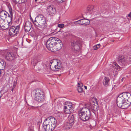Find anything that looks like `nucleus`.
<instances>
[{
	"instance_id": "nucleus-20",
	"label": "nucleus",
	"mask_w": 131,
	"mask_h": 131,
	"mask_svg": "<svg viewBox=\"0 0 131 131\" xmlns=\"http://www.w3.org/2000/svg\"><path fill=\"white\" fill-rule=\"evenodd\" d=\"M6 66V62L3 59H1L0 60V70H1L3 71L4 74L5 72L3 70L5 68Z\"/></svg>"
},
{
	"instance_id": "nucleus-43",
	"label": "nucleus",
	"mask_w": 131,
	"mask_h": 131,
	"mask_svg": "<svg viewBox=\"0 0 131 131\" xmlns=\"http://www.w3.org/2000/svg\"><path fill=\"white\" fill-rule=\"evenodd\" d=\"M15 85H14L13 87V89H14L15 87Z\"/></svg>"
},
{
	"instance_id": "nucleus-13",
	"label": "nucleus",
	"mask_w": 131,
	"mask_h": 131,
	"mask_svg": "<svg viewBox=\"0 0 131 131\" xmlns=\"http://www.w3.org/2000/svg\"><path fill=\"white\" fill-rule=\"evenodd\" d=\"M74 116L73 115L70 114L68 116V121L66 125V128L69 129L71 128L74 123Z\"/></svg>"
},
{
	"instance_id": "nucleus-45",
	"label": "nucleus",
	"mask_w": 131,
	"mask_h": 131,
	"mask_svg": "<svg viewBox=\"0 0 131 131\" xmlns=\"http://www.w3.org/2000/svg\"><path fill=\"white\" fill-rule=\"evenodd\" d=\"M40 127H39V131H40Z\"/></svg>"
},
{
	"instance_id": "nucleus-31",
	"label": "nucleus",
	"mask_w": 131,
	"mask_h": 131,
	"mask_svg": "<svg viewBox=\"0 0 131 131\" xmlns=\"http://www.w3.org/2000/svg\"><path fill=\"white\" fill-rule=\"evenodd\" d=\"M6 22H7V21L5 20V19L0 18V27H2V26L4 23H5Z\"/></svg>"
},
{
	"instance_id": "nucleus-4",
	"label": "nucleus",
	"mask_w": 131,
	"mask_h": 131,
	"mask_svg": "<svg viewBox=\"0 0 131 131\" xmlns=\"http://www.w3.org/2000/svg\"><path fill=\"white\" fill-rule=\"evenodd\" d=\"M32 94L34 99L39 102H41L44 101L45 96L41 90L36 89L33 91Z\"/></svg>"
},
{
	"instance_id": "nucleus-32",
	"label": "nucleus",
	"mask_w": 131,
	"mask_h": 131,
	"mask_svg": "<svg viewBox=\"0 0 131 131\" xmlns=\"http://www.w3.org/2000/svg\"><path fill=\"white\" fill-rule=\"evenodd\" d=\"M100 47V45L99 44L94 46L93 47V49L95 50L97 49Z\"/></svg>"
},
{
	"instance_id": "nucleus-27",
	"label": "nucleus",
	"mask_w": 131,
	"mask_h": 131,
	"mask_svg": "<svg viewBox=\"0 0 131 131\" xmlns=\"http://www.w3.org/2000/svg\"><path fill=\"white\" fill-rule=\"evenodd\" d=\"M119 113V110L116 108L114 111V112L112 114V117H116Z\"/></svg>"
},
{
	"instance_id": "nucleus-47",
	"label": "nucleus",
	"mask_w": 131,
	"mask_h": 131,
	"mask_svg": "<svg viewBox=\"0 0 131 131\" xmlns=\"http://www.w3.org/2000/svg\"><path fill=\"white\" fill-rule=\"evenodd\" d=\"M13 89H12V91H13Z\"/></svg>"
},
{
	"instance_id": "nucleus-5",
	"label": "nucleus",
	"mask_w": 131,
	"mask_h": 131,
	"mask_svg": "<svg viewBox=\"0 0 131 131\" xmlns=\"http://www.w3.org/2000/svg\"><path fill=\"white\" fill-rule=\"evenodd\" d=\"M38 22L36 24L37 26L41 28H44L46 27L47 23L45 17L41 14L38 15L37 18Z\"/></svg>"
},
{
	"instance_id": "nucleus-11",
	"label": "nucleus",
	"mask_w": 131,
	"mask_h": 131,
	"mask_svg": "<svg viewBox=\"0 0 131 131\" xmlns=\"http://www.w3.org/2000/svg\"><path fill=\"white\" fill-rule=\"evenodd\" d=\"M46 12L47 14L51 16H54L57 13L55 8L52 5L47 6Z\"/></svg>"
},
{
	"instance_id": "nucleus-25",
	"label": "nucleus",
	"mask_w": 131,
	"mask_h": 131,
	"mask_svg": "<svg viewBox=\"0 0 131 131\" xmlns=\"http://www.w3.org/2000/svg\"><path fill=\"white\" fill-rule=\"evenodd\" d=\"M34 66V69L36 70L37 71H40L41 70V66H42L41 65H38V66H36V64H35V65H33Z\"/></svg>"
},
{
	"instance_id": "nucleus-28",
	"label": "nucleus",
	"mask_w": 131,
	"mask_h": 131,
	"mask_svg": "<svg viewBox=\"0 0 131 131\" xmlns=\"http://www.w3.org/2000/svg\"><path fill=\"white\" fill-rule=\"evenodd\" d=\"M126 60V64H129V63L131 62V55L129 56Z\"/></svg>"
},
{
	"instance_id": "nucleus-26",
	"label": "nucleus",
	"mask_w": 131,
	"mask_h": 131,
	"mask_svg": "<svg viewBox=\"0 0 131 131\" xmlns=\"http://www.w3.org/2000/svg\"><path fill=\"white\" fill-rule=\"evenodd\" d=\"M94 6L93 5L89 6L87 8L86 11L87 12L91 13L94 9Z\"/></svg>"
},
{
	"instance_id": "nucleus-6",
	"label": "nucleus",
	"mask_w": 131,
	"mask_h": 131,
	"mask_svg": "<svg viewBox=\"0 0 131 131\" xmlns=\"http://www.w3.org/2000/svg\"><path fill=\"white\" fill-rule=\"evenodd\" d=\"M81 41L78 39L73 40L71 42V48L73 50L78 51L80 49Z\"/></svg>"
},
{
	"instance_id": "nucleus-14",
	"label": "nucleus",
	"mask_w": 131,
	"mask_h": 131,
	"mask_svg": "<svg viewBox=\"0 0 131 131\" xmlns=\"http://www.w3.org/2000/svg\"><path fill=\"white\" fill-rule=\"evenodd\" d=\"M90 22L89 20L85 18L80 19L74 23V25H82L86 26L89 25Z\"/></svg>"
},
{
	"instance_id": "nucleus-7",
	"label": "nucleus",
	"mask_w": 131,
	"mask_h": 131,
	"mask_svg": "<svg viewBox=\"0 0 131 131\" xmlns=\"http://www.w3.org/2000/svg\"><path fill=\"white\" fill-rule=\"evenodd\" d=\"M56 39H57L56 37H51L47 40L46 44V46L49 50L53 51V47Z\"/></svg>"
},
{
	"instance_id": "nucleus-10",
	"label": "nucleus",
	"mask_w": 131,
	"mask_h": 131,
	"mask_svg": "<svg viewBox=\"0 0 131 131\" xmlns=\"http://www.w3.org/2000/svg\"><path fill=\"white\" fill-rule=\"evenodd\" d=\"M2 55L4 56L5 59L8 61H11L13 60L15 56L13 53L8 52L5 51H2Z\"/></svg>"
},
{
	"instance_id": "nucleus-40",
	"label": "nucleus",
	"mask_w": 131,
	"mask_h": 131,
	"mask_svg": "<svg viewBox=\"0 0 131 131\" xmlns=\"http://www.w3.org/2000/svg\"><path fill=\"white\" fill-rule=\"evenodd\" d=\"M35 107H34V106H32L31 107V109H34L35 108Z\"/></svg>"
},
{
	"instance_id": "nucleus-36",
	"label": "nucleus",
	"mask_w": 131,
	"mask_h": 131,
	"mask_svg": "<svg viewBox=\"0 0 131 131\" xmlns=\"http://www.w3.org/2000/svg\"><path fill=\"white\" fill-rule=\"evenodd\" d=\"M7 21V24H8V28L10 26H11L12 23L10 21L9 22H8V21Z\"/></svg>"
},
{
	"instance_id": "nucleus-33",
	"label": "nucleus",
	"mask_w": 131,
	"mask_h": 131,
	"mask_svg": "<svg viewBox=\"0 0 131 131\" xmlns=\"http://www.w3.org/2000/svg\"><path fill=\"white\" fill-rule=\"evenodd\" d=\"M64 112L66 114H69L71 112V111L70 110H71L70 109H65L64 108Z\"/></svg>"
},
{
	"instance_id": "nucleus-24",
	"label": "nucleus",
	"mask_w": 131,
	"mask_h": 131,
	"mask_svg": "<svg viewBox=\"0 0 131 131\" xmlns=\"http://www.w3.org/2000/svg\"><path fill=\"white\" fill-rule=\"evenodd\" d=\"M83 85L81 83H78V92L81 93L83 91Z\"/></svg>"
},
{
	"instance_id": "nucleus-22",
	"label": "nucleus",
	"mask_w": 131,
	"mask_h": 131,
	"mask_svg": "<svg viewBox=\"0 0 131 131\" xmlns=\"http://www.w3.org/2000/svg\"><path fill=\"white\" fill-rule=\"evenodd\" d=\"M109 81L110 79L109 78L105 77L103 81L104 85L106 86H107L108 85Z\"/></svg>"
},
{
	"instance_id": "nucleus-3",
	"label": "nucleus",
	"mask_w": 131,
	"mask_h": 131,
	"mask_svg": "<svg viewBox=\"0 0 131 131\" xmlns=\"http://www.w3.org/2000/svg\"><path fill=\"white\" fill-rule=\"evenodd\" d=\"M78 117L84 121H89L91 118V111L86 107H84L78 112Z\"/></svg>"
},
{
	"instance_id": "nucleus-12",
	"label": "nucleus",
	"mask_w": 131,
	"mask_h": 131,
	"mask_svg": "<svg viewBox=\"0 0 131 131\" xmlns=\"http://www.w3.org/2000/svg\"><path fill=\"white\" fill-rule=\"evenodd\" d=\"M96 102V103L93 102L91 104H86L85 107H86V108L89 109V110L93 112L96 111L98 110L99 107L98 105Z\"/></svg>"
},
{
	"instance_id": "nucleus-41",
	"label": "nucleus",
	"mask_w": 131,
	"mask_h": 131,
	"mask_svg": "<svg viewBox=\"0 0 131 131\" xmlns=\"http://www.w3.org/2000/svg\"><path fill=\"white\" fill-rule=\"evenodd\" d=\"M84 86V88H85V89L86 90L87 89V88L86 86Z\"/></svg>"
},
{
	"instance_id": "nucleus-2",
	"label": "nucleus",
	"mask_w": 131,
	"mask_h": 131,
	"mask_svg": "<svg viewBox=\"0 0 131 131\" xmlns=\"http://www.w3.org/2000/svg\"><path fill=\"white\" fill-rule=\"evenodd\" d=\"M56 120L53 117H50L45 119L43 124L45 131H52L56 127Z\"/></svg>"
},
{
	"instance_id": "nucleus-39",
	"label": "nucleus",
	"mask_w": 131,
	"mask_h": 131,
	"mask_svg": "<svg viewBox=\"0 0 131 131\" xmlns=\"http://www.w3.org/2000/svg\"><path fill=\"white\" fill-rule=\"evenodd\" d=\"M128 16L130 17H131V12H130L128 14Z\"/></svg>"
},
{
	"instance_id": "nucleus-9",
	"label": "nucleus",
	"mask_w": 131,
	"mask_h": 131,
	"mask_svg": "<svg viewBox=\"0 0 131 131\" xmlns=\"http://www.w3.org/2000/svg\"><path fill=\"white\" fill-rule=\"evenodd\" d=\"M20 29L19 25L15 26H12L10 28L9 31V35L12 37L16 36L19 32Z\"/></svg>"
},
{
	"instance_id": "nucleus-37",
	"label": "nucleus",
	"mask_w": 131,
	"mask_h": 131,
	"mask_svg": "<svg viewBox=\"0 0 131 131\" xmlns=\"http://www.w3.org/2000/svg\"><path fill=\"white\" fill-rule=\"evenodd\" d=\"M66 0H60V3H62L63 2H64Z\"/></svg>"
},
{
	"instance_id": "nucleus-21",
	"label": "nucleus",
	"mask_w": 131,
	"mask_h": 131,
	"mask_svg": "<svg viewBox=\"0 0 131 131\" xmlns=\"http://www.w3.org/2000/svg\"><path fill=\"white\" fill-rule=\"evenodd\" d=\"M64 107L65 109H72L73 108L72 103L68 101L65 102Z\"/></svg>"
},
{
	"instance_id": "nucleus-19",
	"label": "nucleus",
	"mask_w": 131,
	"mask_h": 131,
	"mask_svg": "<svg viewBox=\"0 0 131 131\" xmlns=\"http://www.w3.org/2000/svg\"><path fill=\"white\" fill-rule=\"evenodd\" d=\"M118 62L119 64L121 65H124L125 66L126 64V60L123 56H121L119 58Z\"/></svg>"
},
{
	"instance_id": "nucleus-38",
	"label": "nucleus",
	"mask_w": 131,
	"mask_h": 131,
	"mask_svg": "<svg viewBox=\"0 0 131 131\" xmlns=\"http://www.w3.org/2000/svg\"><path fill=\"white\" fill-rule=\"evenodd\" d=\"M64 34V35H66L68 36L69 34V33L68 32H65Z\"/></svg>"
},
{
	"instance_id": "nucleus-8",
	"label": "nucleus",
	"mask_w": 131,
	"mask_h": 131,
	"mask_svg": "<svg viewBox=\"0 0 131 131\" xmlns=\"http://www.w3.org/2000/svg\"><path fill=\"white\" fill-rule=\"evenodd\" d=\"M8 8L10 15L7 12L3 10L0 12V18L5 19L7 16H8V17H9V16L11 20H12L13 17V10L11 6H9L8 7Z\"/></svg>"
},
{
	"instance_id": "nucleus-34",
	"label": "nucleus",
	"mask_w": 131,
	"mask_h": 131,
	"mask_svg": "<svg viewBox=\"0 0 131 131\" xmlns=\"http://www.w3.org/2000/svg\"><path fill=\"white\" fill-rule=\"evenodd\" d=\"M38 17V16L36 17V18H35V20L34 21L35 23H34V25H35L36 26H37V25L36 24L38 22V21H37V18Z\"/></svg>"
},
{
	"instance_id": "nucleus-23",
	"label": "nucleus",
	"mask_w": 131,
	"mask_h": 131,
	"mask_svg": "<svg viewBox=\"0 0 131 131\" xmlns=\"http://www.w3.org/2000/svg\"><path fill=\"white\" fill-rule=\"evenodd\" d=\"M13 3L16 4L17 3L20 4L21 3H25L27 1V0H12Z\"/></svg>"
},
{
	"instance_id": "nucleus-30",
	"label": "nucleus",
	"mask_w": 131,
	"mask_h": 131,
	"mask_svg": "<svg viewBox=\"0 0 131 131\" xmlns=\"http://www.w3.org/2000/svg\"><path fill=\"white\" fill-rule=\"evenodd\" d=\"M112 66L114 68L116 69L117 70L119 68V66L116 63H113Z\"/></svg>"
},
{
	"instance_id": "nucleus-42",
	"label": "nucleus",
	"mask_w": 131,
	"mask_h": 131,
	"mask_svg": "<svg viewBox=\"0 0 131 131\" xmlns=\"http://www.w3.org/2000/svg\"><path fill=\"white\" fill-rule=\"evenodd\" d=\"M2 96V94L0 92V98Z\"/></svg>"
},
{
	"instance_id": "nucleus-1",
	"label": "nucleus",
	"mask_w": 131,
	"mask_h": 131,
	"mask_svg": "<svg viewBox=\"0 0 131 131\" xmlns=\"http://www.w3.org/2000/svg\"><path fill=\"white\" fill-rule=\"evenodd\" d=\"M116 101L119 107L122 109L127 108L131 104V95L128 92L122 93L117 97Z\"/></svg>"
},
{
	"instance_id": "nucleus-18",
	"label": "nucleus",
	"mask_w": 131,
	"mask_h": 131,
	"mask_svg": "<svg viewBox=\"0 0 131 131\" xmlns=\"http://www.w3.org/2000/svg\"><path fill=\"white\" fill-rule=\"evenodd\" d=\"M31 27V22L28 21H27L25 23L24 25V29L25 31L28 32L30 31Z\"/></svg>"
},
{
	"instance_id": "nucleus-35",
	"label": "nucleus",
	"mask_w": 131,
	"mask_h": 131,
	"mask_svg": "<svg viewBox=\"0 0 131 131\" xmlns=\"http://www.w3.org/2000/svg\"><path fill=\"white\" fill-rule=\"evenodd\" d=\"M58 26L60 28H63L64 27V25L63 24H58Z\"/></svg>"
},
{
	"instance_id": "nucleus-44",
	"label": "nucleus",
	"mask_w": 131,
	"mask_h": 131,
	"mask_svg": "<svg viewBox=\"0 0 131 131\" xmlns=\"http://www.w3.org/2000/svg\"><path fill=\"white\" fill-rule=\"evenodd\" d=\"M124 78H123L121 80L122 81V82L123 81V80Z\"/></svg>"
},
{
	"instance_id": "nucleus-17",
	"label": "nucleus",
	"mask_w": 131,
	"mask_h": 131,
	"mask_svg": "<svg viewBox=\"0 0 131 131\" xmlns=\"http://www.w3.org/2000/svg\"><path fill=\"white\" fill-rule=\"evenodd\" d=\"M54 61L56 62H57V64L56 65H55L54 66V68L52 69V70L54 71H57L59 70V69L61 68V67L60 66V63L58 62L57 61L55 60H51L50 61V63L51 64H52L53 63H54Z\"/></svg>"
},
{
	"instance_id": "nucleus-16",
	"label": "nucleus",
	"mask_w": 131,
	"mask_h": 131,
	"mask_svg": "<svg viewBox=\"0 0 131 131\" xmlns=\"http://www.w3.org/2000/svg\"><path fill=\"white\" fill-rule=\"evenodd\" d=\"M42 56L39 55L36 56L34 58H33L31 60V63L33 65L36 64L38 62L40 61L42 59Z\"/></svg>"
},
{
	"instance_id": "nucleus-15",
	"label": "nucleus",
	"mask_w": 131,
	"mask_h": 131,
	"mask_svg": "<svg viewBox=\"0 0 131 131\" xmlns=\"http://www.w3.org/2000/svg\"><path fill=\"white\" fill-rule=\"evenodd\" d=\"M56 41L54 42L53 51L60 50L63 46L61 41L59 39L57 38V39H56Z\"/></svg>"
},
{
	"instance_id": "nucleus-46",
	"label": "nucleus",
	"mask_w": 131,
	"mask_h": 131,
	"mask_svg": "<svg viewBox=\"0 0 131 131\" xmlns=\"http://www.w3.org/2000/svg\"><path fill=\"white\" fill-rule=\"evenodd\" d=\"M93 1H95V0H92Z\"/></svg>"
},
{
	"instance_id": "nucleus-29",
	"label": "nucleus",
	"mask_w": 131,
	"mask_h": 131,
	"mask_svg": "<svg viewBox=\"0 0 131 131\" xmlns=\"http://www.w3.org/2000/svg\"><path fill=\"white\" fill-rule=\"evenodd\" d=\"M2 27H3V29L5 30L8 28V26L7 24V21L5 23H4L3 24L2 26Z\"/></svg>"
}]
</instances>
